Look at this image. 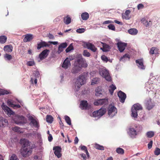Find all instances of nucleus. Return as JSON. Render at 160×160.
<instances>
[{
	"label": "nucleus",
	"mask_w": 160,
	"mask_h": 160,
	"mask_svg": "<svg viewBox=\"0 0 160 160\" xmlns=\"http://www.w3.org/2000/svg\"><path fill=\"white\" fill-rule=\"evenodd\" d=\"M8 125L7 119H4L2 117H0V127H5Z\"/></svg>",
	"instance_id": "nucleus-24"
},
{
	"label": "nucleus",
	"mask_w": 160,
	"mask_h": 160,
	"mask_svg": "<svg viewBox=\"0 0 160 160\" xmlns=\"http://www.w3.org/2000/svg\"><path fill=\"white\" fill-rule=\"evenodd\" d=\"M132 114L131 116L132 117L134 118H137L138 116L137 111L132 108L131 109Z\"/></svg>",
	"instance_id": "nucleus-39"
},
{
	"label": "nucleus",
	"mask_w": 160,
	"mask_h": 160,
	"mask_svg": "<svg viewBox=\"0 0 160 160\" xmlns=\"http://www.w3.org/2000/svg\"><path fill=\"white\" fill-rule=\"evenodd\" d=\"M34 148L33 145L29 146V147L21 148V153L24 157H27L31 155L32 152V149Z\"/></svg>",
	"instance_id": "nucleus-3"
},
{
	"label": "nucleus",
	"mask_w": 160,
	"mask_h": 160,
	"mask_svg": "<svg viewBox=\"0 0 160 160\" xmlns=\"http://www.w3.org/2000/svg\"><path fill=\"white\" fill-rule=\"evenodd\" d=\"M59 46L64 48H66L67 47V44L66 42L62 43Z\"/></svg>",
	"instance_id": "nucleus-58"
},
{
	"label": "nucleus",
	"mask_w": 160,
	"mask_h": 160,
	"mask_svg": "<svg viewBox=\"0 0 160 160\" xmlns=\"http://www.w3.org/2000/svg\"><path fill=\"white\" fill-rule=\"evenodd\" d=\"M84 45L88 49H90L93 52H95L97 50V48L95 46L91 43H85Z\"/></svg>",
	"instance_id": "nucleus-19"
},
{
	"label": "nucleus",
	"mask_w": 160,
	"mask_h": 160,
	"mask_svg": "<svg viewBox=\"0 0 160 160\" xmlns=\"http://www.w3.org/2000/svg\"><path fill=\"white\" fill-rule=\"evenodd\" d=\"M12 49L13 47L11 44L5 45L3 48L4 50L8 52H11L12 51Z\"/></svg>",
	"instance_id": "nucleus-26"
},
{
	"label": "nucleus",
	"mask_w": 160,
	"mask_h": 160,
	"mask_svg": "<svg viewBox=\"0 0 160 160\" xmlns=\"http://www.w3.org/2000/svg\"><path fill=\"white\" fill-rule=\"evenodd\" d=\"M153 141H151L148 144V148L149 149H151L152 146Z\"/></svg>",
	"instance_id": "nucleus-62"
},
{
	"label": "nucleus",
	"mask_w": 160,
	"mask_h": 160,
	"mask_svg": "<svg viewBox=\"0 0 160 160\" xmlns=\"http://www.w3.org/2000/svg\"><path fill=\"white\" fill-rule=\"evenodd\" d=\"M135 62L137 64V66L140 69L144 70L145 68V66L143 64V61L142 59L136 60Z\"/></svg>",
	"instance_id": "nucleus-18"
},
{
	"label": "nucleus",
	"mask_w": 160,
	"mask_h": 160,
	"mask_svg": "<svg viewBox=\"0 0 160 160\" xmlns=\"http://www.w3.org/2000/svg\"><path fill=\"white\" fill-rule=\"evenodd\" d=\"M144 7V5L142 3L138 4L137 6V8L138 10L143 8Z\"/></svg>",
	"instance_id": "nucleus-60"
},
{
	"label": "nucleus",
	"mask_w": 160,
	"mask_h": 160,
	"mask_svg": "<svg viewBox=\"0 0 160 160\" xmlns=\"http://www.w3.org/2000/svg\"><path fill=\"white\" fill-rule=\"evenodd\" d=\"M95 95L97 96H100L103 95V91L101 89V87H98L95 90Z\"/></svg>",
	"instance_id": "nucleus-25"
},
{
	"label": "nucleus",
	"mask_w": 160,
	"mask_h": 160,
	"mask_svg": "<svg viewBox=\"0 0 160 160\" xmlns=\"http://www.w3.org/2000/svg\"><path fill=\"white\" fill-rule=\"evenodd\" d=\"M78 57L79 58L77 59L75 61L74 63L80 68L81 69L82 68H87L88 66V64L86 63L85 60L82 57V55L79 54L78 55Z\"/></svg>",
	"instance_id": "nucleus-1"
},
{
	"label": "nucleus",
	"mask_w": 160,
	"mask_h": 160,
	"mask_svg": "<svg viewBox=\"0 0 160 160\" xmlns=\"http://www.w3.org/2000/svg\"><path fill=\"white\" fill-rule=\"evenodd\" d=\"M63 50V48L60 47V46H58V52L59 53H60L61 52H62Z\"/></svg>",
	"instance_id": "nucleus-61"
},
{
	"label": "nucleus",
	"mask_w": 160,
	"mask_h": 160,
	"mask_svg": "<svg viewBox=\"0 0 160 160\" xmlns=\"http://www.w3.org/2000/svg\"><path fill=\"white\" fill-rule=\"evenodd\" d=\"M156 48L154 47H152L149 52V53L151 54H153L154 53V51L156 49Z\"/></svg>",
	"instance_id": "nucleus-59"
},
{
	"label": "nucleus",
	"mask_w": 160,
	"mask_h": 160,
	"mask_svg": "<svg viewBox=\"0 0 160 160\" xmlns=\"http://www.w3.org/2000/svg\"><path fill=\"white\" fill-rule=\"evenodd\" d=\"M83 55L85 57H89L90 56V54L88 52L87 50H84L83 52Z\"/></svg>",
	"instance_id": "nucleus-50"
},
{
	"label": "nucleus",
	"mask_w": 160,
	"mask_h": 160,
	"mask_svg": "<svg viewBox=\"0 0 160 160\" xmlns=\"http://www.w3.org/2000/svg\"><path fill=\"white\" fill-rule=\"evenodd\" d=\"M54 151V153L55 155L58 158H59L62 156L61 153L62 151V148L59 146H56L54 147L52 149Z\"/></svg>",
	"instance_id": "nucleus-7"
},
{
	"label": "nucleus",
	"mask_w": 160,
	"mask_h": 160,
	"mask_svg": "<svg viewBox=\"0 0 160 160\" xmlns=\"http://www.w3.org/2000/svg\"><path fill=\"white\" fill-rule=\"evenodd\" d=\"M128 33L132 35H135L137 34L138 32L137 30L135 28H131L128 30Z\"/></svg>",
	"instance_id": "nucleus-33"
},
{
	"label": "nucleus",
	"mask_w": 160,
	"mask_h": 160,
	"mask_svg": "<svg viewBox=\"0 0 160 160\" xmlns=\"http://www.w3.org/2000/svg\"><path fill=\"white\" fill-rule=\"evenodd\" d=\"M142 22L146 27H148L150 25H151L152 24V22L150 21L149 22H148V21L145 18H142L141 20Z\"/></svg>",
	"instance_id": "nucleus-29"
},
{
	"label": "nucleus",
	"mask_w": 160,
	"mask_h": 160,
	"mask_svg": "<svg viewBox=\"0 0 160 160\" xmlns=\"http://www.w3.org/2000/svg\"><path fill=\"white\" fill-rule=\"evenodd\" d=\"M117 113V109L115 107L114 103L112 102L110 104L108 109V114L109 117L112 118L116 115Z\"/></svg>",
	"instance_id": "nucleus-2"
},
{
	"label": "nucleus",
	"mask_w": 160,
	"mask_h": 160,
	"mask_svg": "<svg viewBox=\"0 0 160 160\" xmlns=\"http://www.w3.org/2000/svg\"><path fill=\"white\" fill-rule=\"evenodd\" d=\"M25 117L22 116H16L14 119L15 122L19 125L22 124L24 123Z\"/></svg>",
	"instance_id": "nucleus-8"
},
{
	"label": "nucleus",
	"mask_w": 160,
	"mask_h": 160,
	"mask_svg": "<svg viewBox=\"0 0 160 160\" xmlns=\"http://www.w3.org/2000/svg\"><path fill=\"white\" fill-rule=\"evenodd\" d=\"M64 118L65 119V120L66 122L67 123V124L69 125H71V120L69 117L68 116L66 115L65 116Z\"/></svg>",
	"instance_id": "nucleus-43"
},
{
	"label": "nucleus",
	"mask_w": 160,
	"mask_h": 160,
	"mask_svg": "<svg viewBox=\"0 0 160 160\" xmlns=\"http://www.w3.org/2000/svg\"><path fill=\"white\" fill-rule=\"evenodd\" d=\"M116 89V87L113 84H112L109 87V91L111 95L113 94L114 90Z\"/></svg>",
	"instance_id": "nucleus-32"
},
{
	"label": "nucleus",
	"mask_w": 160,
	"mask_h": 160,
	"mask_svg": "<svg viewBox=\"0 0 160 160\" xmlns=\"http://www.w3.org/2000/svg\"><path fill=\"white\" fill-rule=\"evenodd\" d=\"M80 106L82 109H89L91 108V106L88 104L87 101L86 100L81 101Z\"/></svg>",
	"instance_id": "nucleus-15"
},
{
	"label": "nucleus",
	"mask_w": 160,
	"mask_h": 160,
	"mask_svg": "<svg viewBox=\"0 0 160 160\" xmlns=\"http://www.w3.org/2000/svg\"><path fill=\"white\" fill-rule=\"evenodd\" d=\"M9 160H19V159L16 155L13 154L10 157Z\"/></svg>",
	"instance_id": "nucleus-51"
},
{
	"label": "nucleus",
	"mask_w": 160,
	"mask_h": 160,
	"mask_svg": "<svg viewBox=\"0 0 160 160\" xmlns=\"http://www.w3.org/2000/svg\"><path fill=\"white\" fill-rule=\"evenodd\" d=\"M20 141L21 144L22 145V148L29 147V146H31L29 142L26 139H21Z\"/></svg>",
	"instance_id": "nucleus-21"
},
{
	"label": "nucleus",
	"mask_w": 160,
	"mask_h": 160,
	"mask_svg": "<svg viewBox=\"0 0 160 160\" xmlns=\"http://www.w3.org/2000/svg\"><path fill=\"white\" fill-rule=\"evenodd\" d=\"M129 130L131 134L133 135H136L137 134V132L136 130L133 128H130Z\"/></svg>",
	"instance_id": "nucleus-44"
},
{
	"label": "nucleus",
	"mask_w": 160,
	"mask_h": 160,
	"mask_svg": "<svg viewBox=\"0 0 160 160\" xmlns=\"http://www.w3.org/2000/svg\"><path fill=\"white\" fill-rule=\"evenodd\" d=\"M71 19L69 15H67L63 18V22L66 24L68 25L71 22Z\"/></svg>",
	"instance_id": "nucleus-31"
},
{
	"label": "nucleus",
	"mask_w": 160,
	"mask_h": 160,
	"mask_svg": "<svg viewBox=\"0 0 160 160\" xmlns=\"http://www.w3.org/2000/svg\"><path fill=\"white\" fill-rule=\"evenodd\" d=\"M108 27L109 29L115 31V28L114 26L112 24H110L108 25Z\"/></svg>",
	"instance_id": "nucleus-54"
},
{
	"label": "nucleus",
	"mask_w": 160,
	"mask_h": 160,
	"mask_svg": "<svg viewBox=\"0 0 160 160\" xmlns=\"http://www.w3.org/2000/svg\"><path fill=\"white\" fill-rule=\"evenodd\" d=\"M81 18L82 19L85 21L87 20L89 18V14L87 12L82 13L81 14Z\"/></svg>",
	"instance_id": "nucleus-27"
},
{
	"label": "nucleus",
	"mask_w": 160,
	"mask_h": 160,
	"mask_svg": "<svg viewBox=\"0 0 160 160\" xmlns=\"http://www.w3.org/2000/svg\"><path fill=\"white\" fill-rule=\"evenodd\" d=\"M117 45L119 51L120 52H122L125 49L127 44L121 42H119L117 43Z\"/></svg>",
	"instance_id": "nucleus-14"
},
{
	"label": "nucleus",
	"mask_w": 160,
	"mask_h": 160,
	"mask_svg": "<svg viewBox=\"0 0 160 160\" xmlns=\"http://www.w3.org/2000/svg\"><path fill=\"white\" fill-rule=\"evenodd\" d=\"M127 58H128V59L129 60L130 58V57L129 55L128 54L126 53L120 58V61L124 62Z\"/></svg>",
	"instance_id": "nucleus-35"
},
{
	"label": "nucleus",
	"mask_w": 160,
	"mask_h": 160,
	"mask_svg": "<svg viewBox=\"0 0 160 160\" xmlns=\"http://www.w3.org/2000/svg\"><path fill=\"white\" fill-rule=\"evenodd\" d=\"M29 119L31 121L30 124L32 125L33 126L36 128V130L38 129L39 125V122L37 120L34 119L32 116L30 117Z\"/></svg>",
	"instance_id": "nucleus-10"
},
{
	"label": "nucleus",
	"mask_w": 160,
	"mask_h": 160,
	"mask_svg": "<svg viewBox=\"0 0 160 160\" xmlns=\"http://www.w3.org/2000/svg\"><path fill=\"white\" fill-rule=\"evenodd\" d=\"M86 81V79L85 76L83 75H80L77 79L76 82L75 88L77 89V90L78 91L81 87V86L84 84Z\"/></svg>",
	"instance_id": "nucleus-5"
},
{
	"label": "nucleus",
	"mask_w": 160,
	"mask_h": 160,
	"mask_svg": "<svg viewBox=\"0 0 160 160\" xmlns=\"http://www.w3.org/2000/svg\"><path fill=\"white\" fill-rule=\"evenodd\" d=\"M7 37L6 36L2 35L0 36V43H4L7 41Z\"/></svg>",
	"instance_id": "nucleus-34"
},
{
	"label": "nucleus",
	"mask_w": 160,
	"mask_h": 160,
	"mask_svg": "<svg viewBox=\"0 0 160 160\" xmlns=\"http://www.w3.org/2000/svg\"><path fill=\"white\" fill-rule=\"evenodd\" d=\"M99 79L98 78H94L92 81L91 84L94 85L97 84L99 82Z\"/></svg>",
	"instance_id": "nucleus-46"
},
{
	"label": "nucleus",
	"mask_w": 160,
	"mask_h": 160,
	"mask_svg": "<svg viewBox=\"0 0 160 160\" xmlns=\"http://www.w3.org/2000/svg\"><path fill=\"white\" fill-rule=\"evenodd\" d=\"M145 105L147 109L148 110L152 109L155 106L154 103L152 102V99L150 98L146 100L145 102Z\"/></svg>",
	"instance_id": "nucleus-12"
},
{
	"label": "nucleus",
	"mask_w": 160,
	"mask_h": 160,
	"mask_svg": "<svg viewBox=\"0 0 160 160\" xmlns=\"http://www.w3.org/2000/svg\"><path fill=\"white\" fill-rule=\"evenodd\" d=\"M131 11L129 10H126L124 15H123L122 17L123 18L126 20H128L130 18L129 15Z\"/></svg>",
	"instance_id": "nucleus-28"
},
{
	"label": "nucleus",
	"mask_w": 160,
	"mask_h": 160,
	"mask_svg": "<svg viewBox=\"0 0 160 160\" xmlns=\"http://www.w3.org/2000/svg\"><path fill=\"white\" fill-rule=\"evenodd\" d=\"M108 104V99L107 98L98 99L94 102V104L95 106L105 105Z\"/></svg>",
	"instance_id": "nucleus-9"
},
{
	"label": "nucleus",
	"mask_w": 160,
	"mask_h": 160,
	"mask_svg": "<svg viewBox=\"0 0 160 160\" xmlns=\"http://www.w3.org/2000/svg\"><path fill=\"white\" fill-rule=\"evenodd\" d=\"M99 73L102 77L104 78L108 81H111L112 78L108 70L104 68L99 69Z\"/></svg>",
	"instance_id": "nucleus-4"
},
{
	"label": "nucleus",
	"mask_w": 160,
	"mask_h": 160,
	"mask_svg": "<svg viewBox=\"0 0 160 160\" xmlns=\"http://www.w3.org/2000/svg\"><path fill=\"white\" fill-rule=\"evenodd\" d=\"M49 52V50L46 49L43 50L39 55V58L41 60L45 58L48 56Z\"/></svg>",
	"instance_id": "nucleus-16"
},
{
	"label": "nucleus",
	"mask_w": 160,
	"mask_h": 160,
	"mask_svg": "<svg viewBox=\"0 0 160 160\" xmlns=\"http://www.w3.org/2000/svg\"><path fill=\"white\" fill-rule=\"evenodd\" d=\"M76 31L78 33H82L85 31V29L83 28H79Z\"/></svg>",
	"instance_id": "nucleus-57"
},
{
	"label": "nucleus",
	"mask_w": 160,
	"mask_h": 160,
	"mask_svg": "<svg viewBox=\"0 0 160 160\" xmlns=\"http://www.w3.org/2000/svg\"><path fill=\"white\" fill-rule=\"evenodd\" d=\"M33 38V35L31 34H27L25 35V37L23 40L24 42L30 41Z\"/></svg>",
	"instance_id": "nucleus-22"
},
{
	"label": "nucleus",
	"mask_w": 160,
	"mask_h": 160,
	"mask_svg": "<svg viewBox=\"0 0 160 160\" xmlns=\"http://www.w3.org/2000/svg\"><path fill=\"white\" fill-rule=\"evenodd\" d=\"M49 45L48 44L45 42L42 41L39 43L37 44V49L39 50L42 48L49 47Z\"/></svg>",
	"instance_id": "nucleus-23"
},
{
	"label": "nucleus",
	"mask_w": 160,
	"mask_h": 160,
	"mask_svg": "<svg viewBox=\"0 0 160 160\" xmlns=\"http://www.w3.org/2000/svg\"><path fill=\"white\" fill-rule=\"evenodd\" d=\"M113 22L111 20L106 21L103 22V24H108L109 23H113Z\"/></svg>",
	"instance_id": "nucleus-63"
},
{
	"label": "nucleus",
	"mask_w": 160,
	"mask_h": 160,
	"mask_svg": "<svg viewBox=\"0 0 160 160\" xmlns=\"http://www.w3.org/2000/svg\"><path fill=\"white\" fill-rule=\"evenodd\" d=\"M94 147L96 149L98 150H104V148L103 146L97 143H95L94 144Z\"/></svg>",
	"instance_id": "nucleus-37"
},
{
	"label": "nucleus",
	"mask_w": 160,
	"mask_h": 160,
	"mask_svg": "<svg viewBox=\"0 0 160 160\" xmlns=\"http://www.w3.org/2000/svg\"><path fill=\"white\" fill-rule=\"evenodd\" d=\"M8 103L9 105L11 107L13 108H20L21 107V106L19 105H15L13 104L12 102H8Z\"/></svg>",
	"instance_id": "nucleus-38"
},
{
	"label": "nucleus",
	"mask_w": 160,
	"mask_h": 160,
	"mask_svg": "<svg viewBox=\"0 0 160 160\" xmlns=\"http://www.w3.org/2000/svg\"><path fill=\"white\" fill-rule=\"evenodd\" d=\"M101 58L102 60L106 62H107L108 60V58L105 55L102 56L101 57Z\"/></svg>",
	"instance_id": "nucleus-56"
},
{
	"label": "nucleus",
	"mask_w": 160,
	"mask_h": 160,
	"mask_svg": "<svg viewBox=\"0 0 160 160\" xmlns=\"http://www.w3.org/2000/svg\"><path fill=\"white\" fill-rule=\"evenodd\" d=\"M52 137L51 134H49V136L48 137V140L49 142H51L52 140Z\"/></svg>",
	"instance_id": "nucleus-64"
},
{
	"label": "nucleus",
	"mask_w": 160,
	"mask_h": 160,
	"mask_svg": "<svg viewBox=\"0 0 160 160\" xmlns=\"http://www.w3.org/2000/svg\"><path fill=\"white\" fill-rule=\"evenodd\" d=\"M1 107L6 113L8 116H10L14 114V112L9 107L5 105L4 103L2 104Z\"/></svg>",
	"instance_id": "nucleus-11"
},
{
	"label": "nucleus",
	"mask_w": 160,
	"mask_h": 160,
	"mask_svg": "<svg viewBox=\"0 0 160 160\" xmlns=\"http://www.w3.org/2000/svg\"><path fill=\"white\" fill-rule=\"evenodd\" d=\"M35 64L34 61H29L27 62V65L29 66H32Z\"/></svg>",
	"instance_id": "nucleus-55"
},
{
	"label": "nucleus",
	"mask_w": 160,
	"mask_h": 160,
	"mask_svg": "<svg viewBox=\"0 0 160 160\" xmlns=\"http://www.w3.org/2000/svg\"><path fill=\"white\" fill-rule=\"evenodd\" d=\"M4 58L8 60H10L12 58V56L11 55L6 54L4 56Z\"/></svg>",
	"instance_id": "nucleus-49"
},
{
	"label": "nucleus",
	"mask_w": 160,
	"mask_h": 160,
	"mask_svg": "<svg viewBox=\"0 0 160 160\" xmlns=\"http://www.w3.org/2000/svg\"><path fill=\"white\" fill-rule=\"evenodd\" d=\"M81 149L82 150H83L86 153L88 157H89V154L87 148V147L84 146H81Z\"/></svg>",
	"instance_id": "nucleus-42"
},
{
	"label": "nucleus",
	"mask_w": 160,
	"mask_h": 160,
	"mask_svg": "<svg viewBox=\"0 0 160 160\" xmlns=\"http://www.w3.org/2000/svg\"><path fill=\"white\" fill-rule=\"evenodd\" d=\"M118 95L119 98L120 102L122 103L124 102L126 98V95L125 93L121 91H120L118 92Z\"/></svg>",
	"instance_id": "nucleus-17"
},
{
	"label": "nucleus",
	"mask_w": 160,
	"mask_h": 160,
	"mask_svg": "<svg viewBox=\"0 0 160 160\" xmlns=\"http://www.w3.org/2000/svg\"><path fill=\"white\" fill-rule=\"evenodd\" d=\"M46 121L49 123H52L53 121V118L51 115H47L46 118Z\"/></svg>",
	"instance_id": "nucleus-40"
},
{
	"label": "nucleus",
	"mask_w": 160,
	"mask_h": 160,
	"mask_svg": "<svg viewBox=\"0 0 160 160\" xmlns=\"http://www.w3.org/2000/svg\"><path fill=\"white\" fill-rule=\"evenodd\" d=\"M154 135V133L153 131H149L147 132L146 135L147 137L151 138L153 137Z\"/></svg>",
	"instance_id": "nucleus-45"
},
{
	"label": "nucleus",
	"mask_w": 160,
	"mask_h": 160,
	"mask_svg": "<svg viewBox=\"0 0 160 160\" xmlns=\"http://www.w3.org/2000/svg\"><path fill=\"white\" fill-rule=\"evenodd\" d=\"M73 47L71 44L66 49L65 51L66 52H68L71 50L73 49Z\"/></svg>",
	"instance_id": "nucleus-48"
},
{
	"label": "nucleus",
	"mask_w": 160,
	"mask_h": 160,
	"mask_svg": "<svg viewBox=\"0 0 160 160\" xmlns=\"http://www.w3.org/2000/svg\"><path fill=\"white\" fill-rule=\"evenodd\" d=\"M116 152L120 154H123L124 153V150L120 148H118L116 150Z\"/></svg>",
	"instance_id": "nucleus-41"
},
{
	"label": "nucleus",
	"mask_w": 160,
	"mask_h": 160,
	"mask_svg": "<svg viewBox=\"0 0 160 160\" xmlns=\"http://www.w3.org/2000/svg\"><path fill=\"white\" fill-rule=\"evenodd\" d=\"M132 108H133V109L136 110L137 111L139 110H142V107L141 105L139 103L134 104L133 105Z\"/></svg>",
	"instance_id": "nucleus-30"
},
{
	"label": "nucleus",
	"mask_w": 160,
	"mask_h": 160,
	"mask_svg": "<svg viewBox=\"0 0 160 160\" xmlns=\"http://www.w3.org/2000/svg\"><path fill=\"white\" fill-rule=\"evenodd\" d=\"M154 153L155 155H158L160 154V149L158 148H156L154 151Z\"/></svg>",
	"instance_id": "nucleus-53"
},
{
	"label": "nucleus",
	"mask_w": 160,
	"mask_h": 160,
	"mask_svg": "<svg viewBox=\"0 0 160 160\" xmlns=\"http://www.w3.org/2000/svg\"><path fill=\"white\" fill-rule=\"evenodd\" d=\"M106 111V108L102 107L99 110L94 111L92 113L93 116L94 117L100 118L105 114Z\"/></svg>",
	"instance_id": "nucleus-6"
},
{
	"label": "nucleus",
	"mask_w": 160,
	"mask_h": 160,
	"mask_svg": "<svg viewBox=\"0 0 160 160\" xmlns=\"http://www.w3.org/2000/svg\"><path fill=\"white\" fill-rule=\"evenodd\" d=\"M71 66L70 60L69 58H67L62 64V67L65 69H68Z\"/></svg>",
	"instance_id": "nucleus-13"
},
{
	"label": "nucleus",
	"mask_w": 160,
	"mask_h": 160,
	"mask_svg": "<svg viewBox=\"0 0 160 160\" xmlns=\"http://www.w3.org/2000/svg\"><path fill=\"white\" fill-rule=\"evenodd\" d=\"M0 91L1 92V95L8 94L9 93V92L8 91L6 90L2 89Z\"/></svg>",
	"instance_id": "nucleus-52"
},
{
	"label": "nucleus",
	"mask_w": 160,
	"mask_h": 160,
	"mask_svg": "<svg viewBox=\"0 0 160 160\" xmlns=\"http://www.w3.org/2000/svg\"><path fill=\"white\" fill-rule=\"evenodd\" d=\"M81 69L74 63L73 64V67L72 68L71 72L73 74H76L78 73L80 71Z\"/></svg>",
	"instance_id": "nucleus-20"
},
{
	"label": "nucleus",
	"mask_w": 160,
	"mask_h": 160,
	"mask_svg": "<svg viewBox=\"0 0 160 160\" xmlns=\"http://www.w3.org/2000/svg\"><path fill=\"white\" fill-rule=\"evenodd\" d=\"M127 58H128V59L129 60L130 58V57L129 55L128 54L126 53L120 58V61L124 62Z\"/></svg>",
	"instance_id": "nucleus-36"
},
{
	"label": "nucleus",
	"mask_w": 160,
	"mask_h": 160,
	"mask_svg": "<svg viewBox=\"0 0 160 160\" xmlns=\"http://www.w3.org/2000/svg\"><path fill=\"white\" fill-rule=\"evenodd\" d=\"M12 130L14 132L21 133L22 132L21 131L20 128L18 127H15L12 128Z\"/></svg>",
	"instance_id": "nucleus-47"
}]
</instances>
